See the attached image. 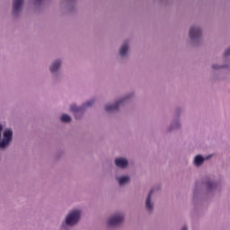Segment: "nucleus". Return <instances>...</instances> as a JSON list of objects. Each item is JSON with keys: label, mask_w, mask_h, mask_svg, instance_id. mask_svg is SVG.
<instances>
[{"label": "nucleus", "mask_w": 230, "mask_h": 230, "mask_svg": "<svg viewBox=\"0 0 230 230\" xmlns=\"http://www.w3.org/2000/svg\"><path fill=\"white\" fill-rule=\"evenodd\" d=\"M153 193H154V190H150L146 200V208L148 209V211H152V209H154V205L152 204V201H151Z\"/></svg>", "instance_id": "423d86ee"}, {"label": "nucleus", "mask_w": 230, "mask_h": 230, "mask_svg": "<svg viewBox=\"0 0 230 230\" xmlns=\"http://www.w3.org/2000/svg\"><path fill=\"white\" fill-rule=\"evenodd\" d=\"M208 188H213V182H208Z\"/></svg>", "instance_id": "a211bd4d"}, {"label": "nucleus", "mask_w": 230, "mask_h": 230, "mask_svg": "<svg viewBox=\"0 0 230 230\" xmlns=\"http://www.w3.org/2000/svg\"><path fill=\"white\" fill-rule=\"evenodd\" d=\"M93 103H94L93 101H89L87 102H85L83 107H91V105H93Z\"/></svg>", "instance_id": "dca6fc26"}, {"label": "nucleus", "mask_w": 230, "mask_h": 230, "mask_svg": "<svg viewBox=\"0 0 230 230\" xmlns=\"http://www.w3.org/2000/svg\"><path fill=\"white\" fill-rule=\"evenodd\" d=\"M13 136V133L12 132L11 129H5L4 130V139L11 142Z\"/></svg>", "instance_id": "6e6552de"}, {"label": "nucleus", "mask_w": 230, "mask_h": 230, "mask_svg": "<svg viewBox=\"0 0 230 230\" xmlns=\"http://www.w3.org/2000/svg\"><path fill=\"white\" fill-rule=\"evenodd\" d=\"M194 163H195L196 166H200V164H202L204 163V157H202L200 155H197L194 159Z\"/></svg>", "instance_id": "f8f14e48"}, {"label": "nucleus", "mask_w": 230, "mask_h": 230, "mask_svg": "<svg viewBox=\"0 0 230 230\" xmlns=\"http://www.w3.org/2000/svg\"><path fill=\"white\" fill-rule=\"evenodd\" d=\"M119 186H123L124 184H127L128 181H130V177L128 176H122L120 178H118Z\"/></svg>", "instance_id": "9d476101"}, {"label": "nucleus", "mask_w": 230, "mask_h": 230, "mask_svg": "<svg viewBox=\"0 0 230 230\" xmlns=\"http://www.w3.org/2000/svg\"><path fill=\"white\" fill-rule=\"evenodd\" d=\"M182 230H188V228H187L186 226H184V227L182 228Z\"/></svg>", "instance_id": "aec40b11"}, {"label": "nucleus", "mask_w": 230, "mask_h": 230, "mask_svg": "<svg viewBox=\"0 0 230 230\" xmlns=\"http://www.w3.org/2000/svg\"><path fill=\"white\" fill-rule=\"evenodd\" d=\"M24 0H14L13 4V13H17V12L21 11V7L22 6V3Z\"/></svg>", "instance_id": "39448f33"}, {"label": "nucleus", "mask_w": 230, "mask_h": 230, "mask_svg": "<svg viewBox=\"0 0 230 230\" xmlns=\"http://www.w3.org/2000/svg\"><path fill=\"white\" fill-rule=\"evenodd\" d=\"M3 130V126L0 125V137H1V131Z\"/></svg>", "instance_id": "6ab92c4d"}, {"label": "nucleus", "mask_w": 230, "mask_h": 230, "mask_svg": "<svg viewBox=\"0 0 230 230\" xmlns=\"http://www.w3.org/2000/svg\"><path fill=\"white\" fill-rule=\"evenodd\" d=\"M212 68H213V69H220V66H216V65H213V66H212Z\"/></svg>", "instance_id": "f3484780"}, {"label": "nucleus", "mask_w": 230, "mask_h": 230, "mask_svg": "<svg viewBox=\"0 0 230 230\" xmlns=\"http://www.w3.org/2000/svg\"><path fill=\"white\" fill-rule=\"evenodd\" d=\"M60 119L63 123H69V121H71V117H69L67 114H64L61 116Z\"/></svg>", "instance_id": "ddd939ff"}, {"label": "nucleus", "mask_w": 230, "mask_h": 230, "mask_svg": "<svg viewBox=\"0 0 230 230\" xmlns=\"http://www.w3.org/2000/svg\"><path fill=\"white\" fill-rule=\"evenodd\" d=\"M127 51H128V45L123 44L119 50L120 57H125V55H127Z\"/></svg>", "instance_id": "9b49d317"}, {"label": "nucleus", "mask_w": 230, "mask_h": 230, "mask_svg": "<svg viewBox=\"0 0 230 230\" xmlns=\"http://www.w3.org/2000/svg\"><path fill=\"white\" fill-rule=\"evenodd\" d=\"M10 145V140L3 139V141L0 142V148H6V146Z\"/></svg>", "instance_id": "4468645a"}, {"label": "nucleus", "mask_w": 230, "mask_h": 230, "mask_svg": "<svg viewBox=\"0 0 230 230\" xmlns=\"http://www.w3.org/2000/svg\"><path fill=\"white\" fill-rule=\"evenodd\" d=\"M60 68V61H56L50 66V73H55Z\"/></svg>", "instance_id": "1a4fd4ad"}, {"label": "nucleus", "mask_w": 230, "mask_h": 230, "mask_svg": "<svg viewBox=\"0 0 230 230\" xmlns=\"http://www.w3.org/2000/svg\"><path fill=\"white\" fill-rule=\"evenodd\" d=\"M123 101H119L117 102H115L114 105H108L105 107V111L106 112H112V111H118L119 104L122 102Z\"/></svg>", "instance_id": "0eeeda50"}, {"label": "nucleus", "mask_w": 230, "mask_h": 230, "mask_svg": "<svg viewBox=\"0 0 230 230\" xmlns=\"http://www.w3.org/2000/svg\"><path fill=\"white\" fill-rule=\"evenodd\" d=\"M80 210H73L67 215L66 224L67 226H75V224H78V220H80Z\"/></svg>", "instance_id": "f257e3e1"}, {"label": "nucleus", "mask_w": 230, "mask_h": 230, "mask_svg": "<svg viewBox=\"0 0 230 230\" xmlns=\"http://www.w3.org/2000/svg\"><path fill=\"white\" fill-rule=\"evenodd\" d=\"M115 164L119 168H127V166H128V161L125 158H117L115 160Z\"/></svg>", "instance_id": "20e7f679"}, {"label": "nucleus", "mask_w": 230, "mask_h": 230, "mask_svg": "<svg viewBox=\"0 0 230 230\" xmlns=\"http://www.w3.org/2000/svg\"><path fill=\"white\" fill-rule=\"evenodd\" d=\"M189 35L192 40H195V39H199L202 35V31L199 27H191Z\"/></svg>", "instance_id": "7ed1b4c3"}, {"label": "nucleus", "mask_w": 230, "mask_h": 230, "mask_svg": "<svg viewBox=\"0 0 230 230\" xmlns=\"http://www.w3.org/2000/svg\"><path fill=\"white\" fill-rule=\"evenodd\" d=\"M70 111L72 112H80L82 111V108L72 105L71 108H70Z\"/></svg>", "instance_id": "2eb2a0df"}, {"label": "nucleus", "mask_w": 230, "mask_h": 230, "mask_svg": "<svg viewBox=\"0 0 230 230\" xmlns=\"http://www.w3.org/2000/svg\"><path fill=\"white\" fill-rule=\"evenodd\" d=\"M125 220V217L122 215H117L111 217L108 221V226H119Z\"/></svg>", "instance_id": "f03ea898"}, {"label": "nucleus", "mask_w": 230, "mask_h": 230, "mask_svg": "<svg viewBox=\"0 0 230 230\" xmlns=\"http://www.w3.org/2000/svg\"><path fill=\"white\" fill-rule=\"evenodd\" d=\"M75 119H78V117L75 115Z\"/></svg>", "instance_id": "412c9836"}]
</instances>
